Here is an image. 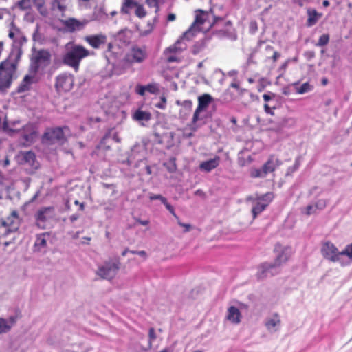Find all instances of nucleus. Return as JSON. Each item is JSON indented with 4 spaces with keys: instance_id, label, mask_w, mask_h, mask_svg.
<instances>
[{
    "instance_id": "obj_18",
    "label": "nucleus",
    "mask_w": 352,
    "mask_h": 352,
    "mask_svg": "<svg viewBox=\"0 0 352 352\" xmlns=\"http://www.w3.org/2000/svg\"><path fill=\"white\" fill-rule=\"evenodd\" d=\"M19 157L21 164H28L32 168H37L36 155L33 151H21Z\"/></svg>"
},
{
    "instance_id": "obj_14",
    "label": "nucleus",
    "mask_w": 352,
    "mask_h": 352,
    "mask_svg": "<svg viewBox=\"0 0 352 352\" xmlns=\"http://www.w3.org/2000/svg\"><path fill=\"white\" fill-rule=\"evenodd\" d=\"M322 256L331 262H337L340 260V251L331 241L324 242L321 248Z\"/></svg>"
},
{
    "instance_id": "obj_10",
    "label": "nucleus",
    "mask_w": 352,
    "mask_h": 352,
    "mask_svg": "<svg viewBox=\"0 0 352 352\" xmlns=\"http://www.w3.org/2000/svg\"><path fill=\"white\" fill-rule=\"evenodd\" d=\"M274 198V195L272 192H268L264 195L257 196L253 199L254 205L252 209L253 218L255 219L258 214L264 211Z\"/></svg>"
},
{
    "instance_id": "obj_50",
    "label": "nucleus",
    "mask_w": 352,
    "mask_h": 352,
    "mask_svg": "<svg viewBox=\"0 0 352 352\" xmlns=\"http://www.w3.org/2000/svg\"><path fill=\"white\" fill-rule=\"evenodd\" d=\"M177 61H179V58L174 55H170L167 57V62L168 63H173Z\"/></svg>"
},
{
    "instance_id": "obj_39",
    "label": "nucleus",
    "mask_w": 352,
    "mask_h": 352,
    "mask_svg": "<svg viewBox=\"0 0 352 352\" xmlns=\"http://www.w3.org/2000/svg\"><path fill=\"white\" fill-rule=\"evenodd\" d=\"M182 43L180 41H177L173 45L169 47L168 51L173 53L181 52L184 49V47L179 46Z\"/></svg>"
},
{
    "instance_id": "obj_17",
    "label": "nucleus",
    "mask_w": 352,
    "mask_h": 352,
    "mask_svg": "<svg viewBox=\"0 0 352 352\" xmlns=\"http://www.w3.org/2000/svg\"><path fill=\"white\" fill-rule=\"evenodd\" d=\"M37 135V129L32 123L25 124L22 129V137L28 143H32Z\"/></svg>"
},
{
    "instance_id": "obj_16",
    "label": "nucleus",
    "mask_w": 352,
    "mask_h": 352,
    "mask_svg": "<svg viewBox=\"0 0 352 352\" xmlns=\"http://www.w3.org/2000/svg\"><path fill=\"white\" fill-rule=\"evenodd\" d=\"M84 40L93 48L98 49L107 43V37L102 34L87 36Z\"/></svg>"
},
{
    "instance_id": "obj_63",
    "label": "nucleus",
    "mask_w": 352,
    "mask_h": 352,
    "mask_svg": "<svg viewBox=\"0 0 352 352\" xmlns=\"http://www.w3.org/2000/svg\"><path fill=\"white\" fill-rule=\"evenodd\" d=\"M8 36H9V37H10V38H14V37H15V34H14V33L13 32H12V31H10V32H9Z\"/></svg>"
},
{
    "instance_id": "obj_4",
    "label": "nucleus",
    "mask_w": 352,
    "mask_h": 352,
    "mask_svg": "<svg viewBox=\"0 0 352 352\" xmlns=\"http://www.w3.org/2000/svg\"><path fill=\"white\" fill-rule=\"evenodd\" d=\"M290 250L287 248H284L281 252L276 256L275 261L272 263H264L259 267L257 272V277L258 279H263L268 276L273 275L272 270L279 267L282 263H285L289 258Z\"/></svg>"
},
{
    "instance_id": "obj_13",
    "label": "nucleus",
    "mask_w": 352,
    "mask_h": 352,
    "mask_svg": "<svg viewBox=\"0 0 352 352\" xmlns=\"http://www.w3.org/2000/svg\"><path fill=\"white\" fill-rule=\"evenodd\" d=\"M55 215V209L53 206L41 208L35 214L36 224L41 228H46V223Z\"/></svg>"
},
{
    "instance_id": "obj_25",
    "label": "nucleus",
    "mask_w": 352,
    "mask_h": 352,
    "mask_svg": "<svg viewBox=\"0 0 352 352\" xmlns=\"http://www.w3.org/2000/svg\"><path fill=\"white\" fill-rule=\"evenodd\" d=\"M34 76L26 75L18 87L19 92H24L30 89L31 85L34 82Z\"/></svg>"
},
{
    "instance_id": "obj_15",
    "label": "nucleus",
    "mask_w": 352,
    "mask_h": 352,
    "mask_svg": "<svg viewBox=\"0 0 352 352\" xmlns=\"http://www.w3.org/2000/svg\"><path fill=\"white\" fill-rule=\"evenodd\" d=\"M62 24L68 32H74L82 30L85 26L86 22L79 21L75 18H69L68 19L63 20Z\"/></svg>"
},
{
    "instance_id": "obj_37",
    "label": "nucleus",
    "mask_w": 352,
    "mask_h": 352,
    "mask_svg": "<svg viewBox=\"0 0 352 352\" xmlns=\"http://www.w3.org/2000/svg\"><path fill=\"white\" fill-rule=\"evenodd\" d=\"M18 7L21 10H28L31 8L30 0H21L17 3Z\"/></svg>"
},
{
    "instance_id": "obj_3",
    "label": "nucleus",
    "mask_w": 352,
    "mask_h": 352,
    "mask_svg": "<svg viewBox=\"0 0 352 352\" xmlns=\"http://www.w3.org/2000/svg\"><path fill=\"white\" fill-rule=\"evenodd\" d=\"M52 54L47 49H32L30 56V69L34 74L44 69L51 63Z\"/></svg>"
},
{
    "instance_id": "obj_57",
    "label": "nucleus",
    "mask_w": 352,
    "mask_h": 352,
    "mask_svg": "<svg viewBox=\"0 0 352 352\" xmlns=\"http://www.w3.org/2000/svg\"><path fill=\"white\" fill-rule=\"evenodd\" d=\"M137 254L145 258L146 257V252L144 250L138 251Z\"/></svg>"
},
{
    "instance_id": "obj_41",
    "label": "nucleus",
    "mask_w": 352,
    "mask_h": 352,
    "mask_svg": "<svg viewBox=\"0 0 352 352\" xmlns=\"http://www.w3.org/2000/svg\"><path fill=\"white\" fill-rule=\"evenodd\" d=\"M198 12H199L200 14H196L194 24L202 25L205 22V20L202 16V14L204 13V12L202 10H198Z\"/></svg>"
},
{
    "instance_id": "obj_51",
    "label": "nucleus",
    "mask_w": 352,
    "mask_h": 352,
    "mask_svg": "<svg viewBox=\"0 0 352 352\" xmlns=\"http://www.w3.org/2000/svg\"><path fill=\"white\" fill-rule=\"evenodd\" d=\"M158 1L159 0H146V2L149 6H157Z\"/></svg>"
},
{
    "instance_id": "obj_31",
    "label": "nucleus",
    "mask_w": 352,
    "mask_h": 352,
    "mask_svg": "<svg viewBox=\"0 0 352 352\" xmlns=\"http://www.w3.org/2000/svg\"><path fill=\"white\" fill-rule=\"evenodd\" d=\"M230 87H232L236 90V94H233V99L236 98L238 96H242L246 92V89L241 88L239 84L236 82H232L230 84Z\"/></svg>"
},
{
    "instance_id": "obj_52",
    "label": "nucleus",
    "mask_w": 352,
    "mask_h": 352,
    "mask_svg": "<svg viewBox=\"0 0 352 352\" xmlns=\"http://www.w3.org/2000/svg\"><path fill=\"white\" fill-rule=\"evenodd\" d=\"M279 57H280V54L278 52L274 51L273 52V55H272V57L273 61L276 62Z\"/></svg>"
},
{
    "instance_id": "obj_62",
    "label": "nucleus",
    "mask_w": 352,
    "mask_h": 352,
    "mask_svg": "<svg viewBox=\"0 0 352 352\" xmlns=\"http://www.w3.org/2000/svg\"><path fill=\"white\" fill-rule=\"evenodd\" d=\"M85 209V205L83 203L79 204V210L83 211Z\"/></svg>"
},
{
    "instance_id": "obj_55",
    "label": "nucleus",
    "mask_w": 352,
    "mask_h": 352,
    "mask_svg": "<svg viewBox=\"0 0 352 352\" xmlns=\"http://www.w3.org/2000/svg\"><path fill=\"white\" fill-rule=\"evenodd\" d=\"M79 218V214H74L70 216L69 219L72 222H74Z\"/></svg>"
},
{
    "instance_id": "obj_36",
    "label": "nucleus",
    "mask_w": 352,
    "mask_h": 352,
    "mask_svg": "<svg viewBox=\"0 0 352 352\" xmlns=\"http://www.w3.org/2000/svg\"><path fill=\"white\" fill-rule=\"evenodd\" d=\"M347 256L349 258L352 259V243L347 245L344 250L340 251V256Z\"/></svg>"
},
{
    "instance_id": "obj_38",
    "label": "nucleus",
    "mask_w": 352,
    "mask_h": 352,
    "mask_svg": "<svg viewBox=\"0 0 352 352\" xmlns=\"http://www.w3.org/2000/svg\"><path fill=\"white\" fill-rule=\"evenodd\" d=\"M329 41V36L328 34H322L320 36L317 45L318 46H324L326 45Z\"/></svg>"
},
{
    "instance_id": "obj_32",
    "label": "nucleus",
    "mask_w": 352,
    "mask_h": 352,
    "mask_svg": "<svg viewBox=\"0 0 352 352\" xmlns=\"http://www.w3.org/2000/svg\"><path fill=\"white\" fill-rule=\"evenodd\" d=\"M135 8V14L138 18L142 19L146 16L147 12L142 5L138 3Z\"/></svg>"
},
{
    "instance_id": "obj_35",
    "label": "nucleus",
    "mask_w": 352,
    "mask_h": 352,
    "mask_svg": "<svg viewBox=\"0 0 352 352\" xmlns=\"http://www.w3.org/2000/svg\"><path fill=\"white\" fill-rule=\"evenodd\" d=\"M146 91L153 94L158 93L160 91L159 86L156 83H149L146 85Z\"/></svg>"
},
{
    "instance_id": "obj_61",
    "label": "nucleus",
    "mask_w": 352,
    "mask_h": 352,
    "mask_svg": "<svg viewBox=\"0 0 352 352\" xmlns=\"http://www.w3.org/2000/svg\"><path fill=\"white\" fill-rule=\"evenodd\" d=\"M265 50H266V51L272 52L273 50V47L270 45H266Z\"/></svg>"
},
{
    "instance_id": "obj_9",
    "label": "nucleus",
    "mask_w": 352,
    "mask_h": 352,
    "mask_svg": "<svg viewBox=\"0 0 352 352\" xmlns=\"http://www.w3.org/2000/svg\"><path fill=\"white\" fill-rule=\"evenodd\" d=\"M213 98L209 94H204L201 96H199L198 97V106L197 109H195L191 123L190 126L191 129L195 130L197 127V122L198 121L203 119L202 117H201V113L203 111H205L208 107L209 104L212 102Z\"/></svg>"
},
{
    "instance_id": "obj_43",
    "label": "nucleus",
    "mask_w": 352,
    "mask_h": 352,
    "mask_svg": "<svg viewBox=\"0 0 352 352\" xmlns=\"http://www.w3.org/2000/svg\"><path fill=\"white\" fill-rule=\"evenodd\" d=\"M316 212V208L313 205H309L305 208V214L309 216Z\"/></svg>"
},
{
    "instance_id": "obj_27",
    "label": "nucleus",
    "mask_w": 352,
    "mask_h": 352,
    "mask_svg": "<svg viewBox=\"0 0 352 352\" xmlns=\"http://www.w3.org/2000/svg\"><path fill=\"white\" fill-rule=\"evenodd\" d=\"M33 5L42 16H47L48 10L45 6V0H33Z\"/></svg>"
},
{
    "instance_id": "obj_47",
    "label": "nucleus",
    "mask_w": 352,
    "mask_h": 352,
    "mask_svg": "<svg viewBox=\"0 0 352 352\" xmlns=\"http://www.w3.org/2000/svg\"><path fill=\"white\" fill-rule=\"evenodd\" d=\"M146 91V86L138 85L136 86V92L140 96H144Z\"/></svg>"
},
{
    "instance_id": "obj_24",
    "label": "nucleus",
    "mask_w": 352,
    "mask_h": 352,
    "mask_svg": "<svg viewBox=\"0 0 352 352\" xmlns=\"http://www.w3.org/2000/svg\"><path fill=\"white\" fill-rule=\"evenodd\" d=\"M307 25L308 27H311L314 25L318 19L322 16L321 13H318L315 9H308L307 10Z\"/></svg>"
},
{
    "instance_id": "obj_19",
    "label": "nucleus",
    "mask_w": 352,
    "mask_h": 352,
    "mask_svg": "<svg viewBox=\"0 0 352 352\" xmlns=\"http://www.w3.org/2000/svg\"><path fill=\"white\" fill-rule=\"evenodd\" d=\"M241 313L237 307L234 306L228 307L226 318L232 324H239L241 320Z\"/></svg>"
},
{
    "instance_id": "obj_22",
    "label": "nucleus",
    "mask_w": 352,
    "mask_h": 352,
    "mask_svg": "<svg viewBox=\"0 0 352 352\" xmlns=\"http://www.w3.org/2000/svg\"><path fill=\"white\" fill-rule=\"evenodd\" d=\"M219 162L220 157L216 156L213 159L201 162L199 165V168L201 170H205L206 172H210L219 166Z\"/></svg>"
},
{
    "instance_id": "obj_11",
    "label": "nucleus",
    "mask_w": 352,
    "mask_h": 352,
    "mask_svg": "<svg viewBox=\"0 0 352 352\" xmlns=\"http://www.w3.org/2000/svg\"><path fill=\"white\" fill-rule=\"evenodd\" d=\"M74 82L72 75L63 73L56 77L54 87L58 94L66 93L72 90Z\"/></svg>"
},
{
    "instance_id": "obj_30",
    "label": "nucleus",
    "mask_w": 352,
    "mask_h": 352,
    "mask_svg": "<svg viewBox=\"0 0 352 352\" xmlns=\"http://www.w3.org/2000/svg\"><path fill=\"white\" fill-rule=\"evenodd\" d=\"M155 19L152 21H148L146 28L139 30L140 35L142 36H146L150 34L154 30L155 25Z\"/></svg>"
},
{
    "instance_id": "obj_46",
    "label": "nucleus",
    "mask_w": 352,
    "mask_h": 352,
    "mask_svg": "<svg viewBox=\"0 0 352 352\" xmlns=\"http://www.w3.org/2000/svg\"><path fill=\"white\" fill-rule=\"evenodd\" d=\"M166 208L177 219H178V217L176 215L175 212V210L173 208V207L167 201V200L166 201V202H164L163 204Z\"/></svg>"
},
{
    "instance_id": "obj_42",
    "label": "nucleus",
    "mask_w": 352,
    "mask_h": 352,
    "mask_svg": "<svg viewBox=\"0 0 352 352\" xmlns=\"http://www.w3.org/2000/svg\"><path fill=\"white\" fill-rule=\"evenodd\" d=\"M182 106L188 111L190 112L192 109V102L190 100H184L182 103Z\"/></svg>"
},
{
    "instance_id": "obj_26",
    "label": "nucleus",
    "mask_w": 352,
    "mask_h": 352,
    "mask_svg": "<svg viewBox=\"0 0 352 352\" xmlns=\"http://www.w3.org/2000/svg\"><path fill=\"white\" fill-rule=\"evenodd\" d=\"M138 2L134 0H123L120 12L123 14H129L131 10L135 8Z\"/></svg>"
},
{
    "instance_id": "obj_53",
    "label": "nucleus",
    "mask_w": 352,
    "mask_h": 352,
    "mask_svg": "<svg viewBox=\"0 0 352 352\" xmlns=\"http://www.w3.org/2000/svg\"><path fill=\"white\" fill-rule=\"evenodd\" d=\"M176 19L175 14L173 13H170L167 16L168 21H173Z\"/></svg>"
},
{
    "instance_id": "obj_58",
    "label": "nucleus",
    "mask_w": 352,
    "mask_h": 352,
    "mask_svg": "<svg viewBox=\"0 0 352 352\" xmlns=\"http://www.w3.org/2000/svg\"><path fill=\"white\" fill-rule=\"evenodd\" d=\"M10 164V160L8 159V157H6V159L4 160L3 161V166L4 167H6L8 166V165Z\"/></svg>"
},
{
    "instance_id": "obj_45",
    "label": "nucleus",
    "mask_w": 352,
    "mask_h": 352,
    "mask_svg": "<svg viewBox=\"0 0 352 352\" xmlns=\"http://www.w3.org/2000/svg\"><path fill=\"white\" fill-rule=\"evenodd\" d=\"M157 336L155 334V329L153 327H151L149 329L148 331V338L149 342L151 343L153 341H154L156 339Z\"/></svg>"
},
{
    "instance_id": "obj_48",
    "label": "nucleus",
    "mask_w": 352,
    "mask_h": 352,
    "mask_svg": "<svg viewBox=\"0 0 352 352\" xmlns=\"http://www.w3.org/2000/svg\"><path fill=\"white\" fill-rule=\"evenodd\" d=\"M160 100H161V102L157 104L155 106L158 109H164L166 108V98L164 96H163L160 98Z\"/></svg>"
},
{
    "instance_id": "obj_34",
    "label": "nucleus",
    "mask_w": 352,
    "mask_h": 352,
    "mask_svg": "<svg viewBox=\"0 0 352 352\" xmlns=\"http://www.w3.org/2000/svg\"><path fill=\"white\" fill-rule=\"evenodd\" d=\"M11 329V325H10L8 321L2 318H0V334L6 333L10 331Z\"/></svg>"
},
{
    "instance_id": "obj_1",
    "label": "nucleus",
    "mask_w": 352,
    "mask_h": 352,
    "mask_svg": "<svg viewBox=\"0 0 352 352\" xmlns=\"http://www.w3.org/2000/svg\"><path fill=\"white\" fill-rule=\"evenodd\" d=\"M89 55L90 52L84 46L74 44L63 55V62L77 72L81 60Z\"/></svg>"
},
{
    "instance_id": "obj_12",
    "label": "nucleus",
    "mask_w": 352,
    "mask_h": 352,
    "mask_svg": "<svg viewBox=\"0 0 352 352\" xmlns=\"http://www.w3.org/2000/svg\"><path fill=\"white\" fill-rule=\"evenodd\" d=\"M120 265L118 260L115 262L107 261L98 267L96 274L102 279H113L117 274Z\"/></svg>"
},
{
    "instance_id": "obj_29",
    "label": "nucleus",
    "mask_w": 352,
    "mask_h": 352,
    "mask_svg": "<svg viewBox=\"0 0 352 352\" xmlns=\"http://www.w3.org/2000/svg\"><path fill=\"white\" fill-rule=\"evenodd\" d=\"M263 98L264 101L265 102V104H264V109H265V113L267 114H270L271 116H273L274 115L273 111H274V109H276V107L274 105L271 106L270 104L267 103L272 100V96L265 94L263 96Z\"/></svg>"
},
{
    "instance_id": "obj_33",
    "label": "nucleus",
    "mask_w": 352,
    "mask_h": 352,
    "mask_svg": "<svg viewBox=\"0 0 352 352\" xmlns=\"http://www.w3.org/2000/svg\"><path fill=\"white\" fill-rule=\"evenodd\" d=\"M312 89V85H311L309 82H305L297 89V93L300 94H303L305 93L311 91Z\"/></svg>"
},
{
    "instance_id": "obj_56",
    "label": "nucleus",
    "mask_w": 352,
    "mask_h": 352,
    "mask_svg": "<svg viewBox=\"0 0 352 352\" xmlns=\"http://www.w3.org/2000/svg\"><path fill=\"white\" fill-rule=\"evenodd\" d=\"M137 222H138L140 224H141L142 226H147L149 223V221L148 220L138 219Z\"/></svg>"
},
{
    "instance_id": "obj_7",
    "label": "nucleus",
    "mask_w": 352,
    "mask_h": 352,
    "mask_svg": "<svg viewBox=\"0 0 352 352\" xmlns=\"http://www.w3.org/2000/svg\"><path fill=\"white\" fill-rule=\"evenodd\" d=\"M65 131H69V127L64 126L47 128L42 135V142L52 145L56 142L64 141L65 140Z\"/></svg>"
},
{
    "instance_id": "obj_28",
    "label": "nucleus",
    "mask_w": 352,
    "mask_h": 352,
    "mask_svg": "<svg viewBox=\"0 0 352 352\" xmlns=\"http://www.w3.org/2000/svg\"><path fill=\"white\" fill-rule=\"evenodd\" d=\"M133 118L137 121H148L151 118V114L149 112L138 109L134 113Z\"/></svg>"
},
{
    "instance_id": "obj_54",
    "label": "nucleus",
    "mask_w": 352,
    "mask_h": 352,
    "mask_svg": "<svg viewBox=\"0 0 352 352\" xmlns=\"http://www.w3.org/2000/svg\"><path fill=\"white\" fill-rule=\"evenodd\" d=\"M179 225L182 227H184L185 228V231L186 232H188L189 231L190 228V225L189 224H186V223H181V222H178Z\"/></svg>"
},
{
    "instance_id": "obj_8",
    "label": "nucleus",
    "mask_w": 352,
    "mask_h": 352,
    "mask_svg": "<svg viewBox=\"0 0 352 352\" xmlns=\"http://www.w3.org/2000/svg\"><path fill=\"white\" fill-rule=\"evenodd\" d=\"M16 65L11 60H6L0 64V91L10 87Z\"/></svg>"
},
{
    "instance_id": "obj_5",
    "label": "nucleus",
    "mask_w": 352,
    "mask_h": 352,
    "mask_svg": "<svg viewBox=\"0 0 352 352\" xmlns=\"http://www.w3.org/2000/svg\"><path fill=\"white\" fill-rule=\"evenodd\" d=\"M281 164V161L276 155H270L260 168H252L250 170V175L252 178H265L268 174L274 173Z\"/></svg>"
},
{
    "instance_id": "obj_40",
    "label": "nucleus",
    "mask_w": 352,
    "mask_h": 352,
    "mask_svg": "<svg viewBox=\"0 0 352 352\" xmlns=\"http://www.w3.org/2000/svg\"><path fill=\"white\" fill-rule=\"evenodd\" d=\"M106 138H107V135L102 138V140L100 141L99 145L97 146L98 149H102L105 151L111 149V146L109 145H106V143H105Z\"/></svg>"
},
{
    "instance_id": "obj_60",
    "label": "nucleus",
    "mask_w": 352,
    "mask_h": 352,
    "mask_svg": "<svg viewBox=\"0 0 352 352\" xmlns=\"http://www.w3.org/2000/svg\"><path fill=\"white\" fill-rule=\"evenodd\" d=\"M330 5V3L328 0H324L322 2V6L324 7V8H327L329 7Z\"/></svg>"
},
{
    "instance_id": "obj_20",
    "label": "nucleus",
    "mask_w": 352,
    "mask_h": 352,
    "mask_svg": "<svg viewBox=\"0 0 352 352\" xmlns=\"http://www.w3.org/2000/svg\"><path fill=\"white\" fill-rule=\"evenodd\" d=\"M50 4L52 10L63 13L72 5V0H51Z\"/></svg>"
},
{
    "instance_id": "obj_2",
    "label": "nucleus",
    "mask_w": 352,
    "mask_h": 352,
    "mask_svg": "<svg viewBox=\"0 0 352 352\" xmlns=\"http://www.w3.org/2000/svg\"><path fill=\"white\" fill-rule=\"evenodd\" d=\"M18 219V213L14 210L7 218L6 221H2L0 223V245L4 247L8 246L14 243L15 239V233L14 230L16 229L14 226V221Z\"/></svg>"
},
{
    "instance_id": "obj_44",
    "label": "nucleus",
    "mask_w": 352,
    "mask_h": 352,
    "mask_svg": "<svg viewBox=\"0 0 352 352\" xmlns=\"http://www.w3.org/2000/svg\"><path fill=\"white\" fill-rule=\"evenodd\" d=\"M313 206H314V208H316V210L317 211V210H322V209L324 208L326 206V203L323 200H320V201H317Z\"/></svg>"
},
{
    "instance_id": "obj_23",
    "label": "nucleus",
    "mask_w": 352,
    "mask_h": 352,
    "mask_svg": "<svg viewBox=\"0 0 352 352\" xmlns=\"http://www.w3.org/2000/svg\"><path fill=\"white\" fill-rule=\"evenodd\" d=\"M280 323L281 320L279 314L275 313L272 318L267 319L265 325L269 331H276V327L280 326Z\"/></svg>"
},
{
    "instance_id": "obj_49",
    "label": "nucleus",
    "mask_w": 352,
    "mask_h": 352,
    "mask_svg": "<svg viewBox=\"0 0 352 352\" xmlns=\"http://www.w3.org/2000/svg\"><path fill=\"white\" fill-rule=\"evenodd\" d=\"M149 198L151 200L159 199L162 201V204L166 202V201L167 200L164 197H163L161 195H150Z\"/></svg>"
},
{
    "instance_id": "obj_59",
    "label": "nucleus",
    "mask_w": 352,
    "mask_h": 352,
    "mask_svg": "<svg viewBox=\"0 0 352 352\" xmlns=\"http://www.w3.org/2000/svg\"><path fill=\"white\" fill-rule=\"evenodd\" d=\"M9 322L10 323V325H13L15 322H16V318L13 316H11L10 318H9Z\"/></svg>"
},
{
    "instance_id": "obj_64",
    "label": "nucleus",
    "mask_w": 352,
    "mask_h": 352,
    "mask_svg": "<svg viewBox=\"0 0 352 352\" xmlns=\"http://www.w3.org/2000/svg\"><path fill=\"white\" fill-rule=\"evenodd\" d=\"M129 252V249L128 248H126L122 252V256H125L126 255V254Z\"/></svg>"
},
{
    "instance_id": "obj_6",
    "label": "nucleus",
    "mask_w": 352,
    "mask_h": 352,
    "mask_svg": "<svg viewBox=\"0 0 352 352\" xmlns=\"http://www.w3.org/2000/svg\"><path fill=\"white\" fill-rule=\"evenodd\" d=\"M148 54L146 45H133L125 54L122 62L126 66H131L134 64H141L148 58Z\"/></svg>"
},
{
    "instance_id": "obj_21",
    "label": "nucleus",
    "mask_w": 352,
    "mask_h": 352,
    "mask_svg": "<svg viewBox=\"0 0 352 352\" xmlns=\"http://www.w3.org/2000/svg\"><path fill=\"white\" fill-rule=\"evenodd\" d=\"M49 232H44L36 235V241L34 242V250L40 251L47 247V241L50 238Z\"/></svg>"
}]
</instances>
